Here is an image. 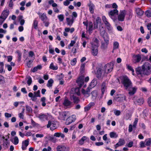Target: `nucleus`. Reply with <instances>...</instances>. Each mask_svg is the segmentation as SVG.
<instances>
[{"mask_svg":"<svg viewBox=\"0 0 151 151\" xmlns=\"http://www.w3.org/2000/svg\"><path fill=\"white\" fill-rule=\"evenodd\" d=\"M142 69L140 67L136 69V71L138 77H142L143 74L149 75L151 73V65L148 62H145L142 66Z\"/></svg>","mask_w":151,"mask_h":151,"instance_id":"nucleus-1","label":"nucleus"},{"mask_svg":"<svg viewBox=\"0 0 151 151\" xmlns=\"http://www.w3.org/2000/svg\"><path fill=\"white\" fill-rule=\"evenodd\" d=\"M100 34L104 39V42L101 43V47L102 49H106L107 48L109 43V37L108 35L106 33L105 29L103 27L101 28Z\"/></svg>","mask_w":151,"mask_h":151,"instance_id":"nucleus-2","label":"nucleus"},{"mask_svg":"<svg viewBox=\"0 0 151 151\" xmlns=\"http://www.w3.org/2000/svg\"><path fill=\"white\" fill-rule=\"evenodd\" d=\"M121 80L122 83L126 89H127L129 87L132 85V83L131 81L126 76H122L121 78Z\"/></svg>","mask_w":151,"mask_h":151,"instance_id":"nucleus-3","label":"nucleus"},{"mask_svg":"<svg viewBox=\"0 0 151 151\" xmlns=\"http://www.w3.org/2000/svg\"><path fill=\"white\" fill-rule=\"evenodd\" d=\"M119 13V11L116 9H114L110 11L108 13V14L110 17L115 22L116 20V16Z\"/></svg>","mask_w":151,"mask_h":151,"instance_id":"nucleus-4","label":"nucleus"},{"mask_svg":"<svg viewBox=\"0 0 151 151\" xmlns=\"http://www.w3.org/2000/svg\"><path fill=\"white\" fill-rule=\"evenodd\" d=\"M113 64L112 63H108L106 65L103 67L104 72L107 74L112 70L113 67Z\"/></svg>","mask_w":151,"mask_h":151,"instance_id":"nucleus-5","label":"nucleus"},{"mask_svg":"<svg viewBox=\"0 0 151 151\" xmlns=\"http://www.w3.org/2000/svg\"><path fill=\"white\" fill-rule=\"evenodd\" d=\"M94 24L95 25V27L96 28H98V26L99 27V29L100 31L101 32V28L102 27L104 29L103 27L102 26V23L101 18L99 17H97L95 19L94 21Z\"/></svg>","mask_w":151,"mask_h":151,"instance_id":"nucleus-6","label":"nucleus"},{"mask_svg":"<svg viewBox=\"0 0 151 151\" xmlns=\"http://www.w3.org/2000/svg\"><path fill=\"white\" fill-rule=\"evenodd\" d=\"M28 96L31 98L32 101H35L37 99L36 97L40 96V90H38L37 91L35 92L34 95L32 93L30 92L28 94Z\"/></svg>","mask_w":151,"mask_h":151,"instance_id":"nucleus-7","label":"nucleus"},{"mask_svg":"<svg viewBox=\"0 0 151 151\" xmlns=\"http://www.w3.org/2000/svg\"><path fill=\"white\" fill-rule=\"evenodd\" d=\"M76 119V116L75 115H72L67 119L65 124L66 125H68L74 122Z\"/></svg>","mask_w":151,"mask_h":151,"instance_id":"nucleus-8","label":"nucleus"},{"mask_svg":"<svg viewBox=\"0 0 151 151\" xmlns=\"http://www.w3.org/2000/svg\"><path fill=\"white\" fill-rule=\"evenodd\" d=\"M72 102L69 100L65 98L63 102V105L65 109L70 108L72 106Z\"/></svg>","mask_w":151,"mask_h":151,"instance_id":"nucleus-9","label":"nucleus"},{"mask_svg":"<svg viewBox=\"0 0 151 151\" xmlns=\"http://www.w3.org/2000/svg\"><path fill=\"white\" fill-rule=\"evenodd\" d=\"M126 14V11L125 10L120 11L118 16V20L119 21H124Z\"/></svg>","mask_w":151,"mask_h":151,"instance_id":"nucleus-10","label":"nucleus"},{"mask_svg":"<svg viewBox=\"0 0 151 151\" xmlns=\"http://www.w3.org/2000/svg\"><path fill=\"white\" fill-rule=\"evenodd\" d=\"M47 128L50 127L51 130H53L56 129V124L54 122L49 121L47 125Z\"/></svg>","mask_w":151,"mask_h":151,"instance_id":"nucleus-11","label":"nucleus"},{"mask_svg":"<svg viewBox=\"0 0 151 151\" xmlns=\"http://www.w3.org/2000/svg\"><path fill=\"white\" fill-rule=\"evenodd\" d=\"M57 151H69V148L68 147L63 145H59L56 148Z\"/></svg>","mask_w":151,"mask_h":151,"instance_id":"nucleus-12","label":"nucleus"},{"mask_svg":"<svg viewBox=\"0 0 151 151\" xmlns=\"http://www.w3.org/2000/svg\"><path fill=\"white\" fill-rule=\"evenodd\" d=\"M84 76L82 75L80 76L76 80V83L80 87H81L84 83Z\"/></svg>","mask_w":151,"mask_h":151,"instance_id":"nucleus-13","label":"nucleus"},{"mask_svg":"<svg viewBox=\"0 0 151 151\" xmlns=\"http://www.w3.org/2000/svg\"><path fill=\"white\" fill-rule=\"evenodd\" d=\"M88 31L89 35H91L92 32L95 29V25L93 26V24L91 22H89L88 23Z\"/></svg>","mask_w":151,"mask_h":151,"instance_id":"nucleus-14","label":"nucleus"},{"mask_svg":"<svg viewBox=\"0 0 151 151\" xmlns=\"http://www.w3.org/2000/svg\"><path fill=\"white\" fill-rule=\"evenodd\" d=\"M98 47L97 45L91 46V53L94 56H96L98 54Z\"/></svg>","mask_w":151,"mask_h":151,"instance_id":"nucleus-15","label":"nucleus"},{"mask_svg":"<svg viewBox=\"0 0 151 151\" xmlns=\"http://www.w3.org/2000/svg\"><path fill=\"white\" fill-rule=\"evenodd\" d=\"M105 73L104 72L103 69L102 70L100 68H99L97 70L96 73V76L98 78H100L102 76H104L105 75Z\"/></svg>","mask_w":151,"mask_h":151,"instance_id":"nucleus-16","label":"nucleus"},{"mask_svg":"<svg viewBox=\"0 0 151 151\" xmlns=\"http://www.w3.org/2000/svg\"><path fill=\"white\" fill-rule=\"evenodd\" d=\"M37 14L39 15L40 18L42 21V22L47 20L48 18L47 17L45 13H42L39 12Z\"/></svg>","mask_w":151,"mask_h":151,"instance_id":"nucleus-17","label":"nucleus"},{"mask_svg":"<svg viewBox=\"0 0 151 151\" xmlns=\"http://www.w3.org/2000/svg\"><path fill=\"white\" fill-rule=\"evenodd\" d=\"M37 117L42 121L47 120L48 119V116L47 114L42 113L39 114Z\"/></svg>","mask_w":151,"mask_h":151,"instance_id":"nucleus-18","label":"nucleus"},{"mask_svg":"<svg viewBox=\"0 0 151 151\" xmlns=\"http://www.w3.org/2000/svg\"><path fill=\"white\" fill-rule=\"evenodd\" d=\"M91 88L90 87H88L86 90L85 91L83 89L82 90V93L86 97H88L89 96L90 94V90Z\"/></svg>","mask_w":151,"mask_h":151,"instance_id":"nucleus-19","label":"nucleus"},{"mask_svg":"<svg viewBox=\"0 0 151 151\" xmlns=\"http://www.w3.org/2000/svg\"><path fill=\"white\" fill-rule=\"evenodd\" d=\"M141 59V57L140 55H135L133 56V62L134 63L139 62Z\"/></svg>","mask_w":151,"mask_h":151,"instance_id":"nucleus-20","label":"nucleus"},{"mask_svg":"<svg viewBox=\"0 0 151 151\" xmlns=\"http://www.w3.org/2000/svg\"><path fill=\"white\" fill-rule=\"evenodd\" d=\"M137 89L136 87L129 88L128 89L129 94L131 96L133 95L136 93Z\"/></svg>","mask_w":151,"mask_h":151,"instance_id":"nucleus-21","label":"nucleus"},{"mask_svg":"<svg viewBox=\"0 0 151 151\" xmlns=\"http://www.w3.org/2000/svg\"><path fill=\"white\" fill-rule=\"evenodd\" d=\"M9 11L8 9L4 10L2 12L1 16L4 18L6 19L9 14Z\"/></svg>","mask_w":151,"mask_h":151,"instance_id":"nucleus-22","label":"nucleus"},{"mask_svg":"<svg viewBox=\"0 0 151 151\" xmlns=\"http://www.w3.org/2000/svg\"><path fill=\"white\" fill-rule=\"evenodd\" d=\"M29 141L27 140L22 142V148L23 150H24L26 149L27 147L29 145Z\"/></svg>","mask_w":151,"mask_h":151,"instance_id":"nucleus-23","label":"nucleus"},{"mask_svg":"<svg viewBox=\"0 0 151 151\" xmlns=\"http://www.w3.org/2000/svg\"><path fill=\"white\" fill-rule=\"evenodd\" d=\"M49 68L53 70H56L58 69V67L56 64L52 62L50 65Z\"/></svg>","mask_w":151,"mask_h":151,"instance_id":"nucleus-24","label":"nucleus"},{"mask_svg":"<svg viewBox=\"0 0 151 151\" xmlns=\"http://www.w3.org/2000/svg\"><path fill=\"white\" fill-rule=\"evenodd\" d=\"M95 105V103L93 102L90 103L88 104L84 107V110L86 111H88L91 107Z\"/></svg>","mask_w":151,"mask_h":151,"instance_id":"nucleus-25","label":"nucleus"},{"mask_svg":"<svg viewBox=\"0 0 151 151\" xmlns=\"http://www.w3.org/2000/svg\"><path fill=\"white\" fill-rule=\"evenodd\" d=\"M89 140V138L85 136H83L81 139L79 141V144L81 145H83L84 143V142L85 140Z\"/></svg>","mask_w":151,"mask_h":151,"instance_id":"nucleus-26","label":"nucleus"},{"mask_svg":"<svg viewBox=\"0 0 151 151\" xmlns=\"http://www.w3.org/2000/svg\"><path fill=\"white\" fill-rule=\"evenodd\" d=\"M125 143L124 140L122 139H120L118 142L115 145L116 147H117L119 146H122Z\"/></svg>","mask_w":151,"mask_h":151,"instance_id":"nucleus-27","label":"nucleus"},{"mask_svg":"<svg viewBox=\"0 0 151 151\" xmlns=\"http://www.w3.org/2000/svg\"><path fill=\"white\" fill-rule=\"evenodd\" d=\"M11 141L14 145H17L19 143V139L16 136L14 137L11 139Z\"/></svg>","mask_w":151,"mask_h":151,"instance_id":"nucleus-28","label":"nucleus"},{"mask_svg":"<svg viewBox=\"0 0 151 151\" xmlns=\"http://www.w3.org/2000/svg\"><path fill=\"white\" fill-rule=\"evenodd\" d=\"M97 79H94L91 83L90 86L89 87L91 88L94 87L97 84Z\"/></svg>","mask_w":151,"mask_h":151,"instance_id":"nucleus-29","label":"nucleus"},{"mask_svg":"<svg viewBox=\"0 0 151 151\" xmlns=\"http://www.w3.org/2000/svg\"><path fill=\"white\" fill-rule=\"evenodd\" d=\"M132 116V113H127L125 114L124 116V119L126 120H131V118Z\"/></svg>","mask_w":151,"mask_h":151,"instance_id":"nucleus-30","label":"nucleus"},{"mask_svg":"<svg viewBox=\"0 0 151 151\" xmlns=\"http://www.w3.org/2000/svg\"><path fill=\"white\" fill-rule=\"evenodd\" d=\"M134 102L136 104L141 105L144 103V101L142 98H140L136 100H134Z\"/></svg>","mask_w":151,"mask_h":151,"instance_id":"nucleus-31","label":"nucleus"},{"mask_svg":"<svg viewBox=\"0 0 151 151\" xmlns=\"http://www.w3.org/2000/svg\"><path fill=\"white\" fill-rule=\"evenodd\" d=\"M113 45V49L112 51V52H114L115 50L118 48L119 47V44L117 42L115 41L114 42Z\"/></svg>","mask_w":151,"mask_h":151,"instance_id":"nucleus-32","label":"nucleus"},{"mask_svg":"<svg viewBox=\"0 0 151 151\" xmlns=\"http://www.w3.org/2000/svg\"><path fill=\"white\" fill-rule=\"evenodd\" d=\"M135 10L136 14L138 15L142 16L144 12L140 8H136Z\"/></svg>","mask_w":151,"mask_h":151,"instance_id":"nucleus-33","label":"nucleus"},{"mask_svg":"<svg viewBox=\"0 0 151 151\" xmlns=\"http://www.w3.org/2000/svg\"><path fill=\"white\" fill-rule=\"evenodd\" d=\"M42 68V66L41 65H38L37 66L35 67L32 69V72L34 73L37 71L38 70H40Z\"/></svg>","mask_w":151,"mask_h":151,"instance_id":"nucleus-34","label":"nucleus"},{"mask_svg":"<svg viewBox=\"0 0 151 151\" xmlns=\"http://www.w3.org/2000/svg\"><path fill=\"white\" fill-rule=\"evenodd\" d=\"M93 41L91 43V46L97 45L99 46V40L96 38H94Z\"/></svg>","mask_w":151,"mask_h":151,"instance_id":"nucleus-35","label":"nucleus"},{"mask_svg":"<svg viewBox=\"0 0 151 151\" xmlns=\"http://www.w3.org/2000/svg\"><path fill=\"white\" fill-rule=\"evenodd\" d=\"M54 136L55 137H61L62 138H63L65 137V135L64 134L62 133H59V132H56L54 134Z\"/></svg>","mask_w":151,"mask_h":151,"instance_id":"nucleus-36","label":"nucleus"},{"mask_svg":"<svg viewBox=\"0 0 151 151\" xmlns=\"http://www.w3.org/2000/svg\"><path fill=\"white\" fill-rule=\"evenodd\" d=\"M18 19L20 22V24L21 25H24V20L23 19V16L22 15L19 16L18 17Z\"/></svg>","mask_w":151,"mask_h":151,"instance_id":"nucleus-37","label":"nucleus"},{"mask_svg":"<svg viewBox=\"0 0 151 151\" xmlns=\"http://www.w3.org/2000/svg\"><path fill=\"white\" fill-rule=\"evenodd\" d=\"M106 29H108V31L109 32H112L113 28L110 23L105 25Z\"/></svg>","mask_w":151,"mask_h":151,"instance_id":"nucleus-38","label":"nucleus"},{"mask_svg":"<svg viewBox=\"0 0 151 151\" xmlns=\"http://www.w3.org/2000/svg\"><path fill=\"white\" fill-rule=\"evenodd\" d=\"M48 3L50 5H52V7H56L58 6L57 4L54 2L53 0H49Z\"/></svg>","mask_w":151,"mask_h":151,"instance_id":"nucleus-39","label":"nucleus"},{"mask_svg":"<svg viewBox=\"0 0 151 151\" xmlns=\"http://www.w3.org/2000/svg\"><path fill=\"white\" fill-rule=\"evenodd\" d=\"M146 146H151V138H148L145 140Z\"/></svg>","mask_w":151,"mask_h":151,"instance_id":"nucleus-40","label":"nucleus"},{"mask_svg":"<svg viewBox=\"0 0 151 151\" xmlns=\"http://www.w3.org/2000/svg\"><path fill=\"white\" fill-rule=\"evenodd\" d=\"M53 82L54 81L53 79H50L48 81L47 85V86L49 88L51 87L52 86Z\"/></svg>","mask_w":151,"mask_h":151,"instance_id":"nucleus-41","label":"nucleus"},{"mask_svg":"<svg viewBox=\"0 0 151 151\" xmlns=\"http://www.w3.org/2000/svg\"><path fill=\"white\" fill-rule=\"evenodd\" d=\"M15 52L18 54L17 60L18 62H19L21 60L22 54L19 50H17Z\"/></svg>","mask_w":151,"mask_h":151,"instance_id":"nucleus-42","label":"nucleus"},{"mask_svg":"<svg viewBox=\"0 0 151 151\" xmlns=\"http://www.w3.org/2000/svg\"><path fill=\"white\" fill-rule=\"evenodd\" d=\"M86 65L85 63H82L80 67V73L82 74L84 72L85 70V67Z\"/></svg>","mask_w":151,"mask_h":151,"instance_id":"nucleus-43","label":"nucleus"},{"mask_svg":"<svg viewBox=\"0 0 151 151\" xmlns=\"http://www.w3.org/2000/svg\"><path fill=\"white\" fill-rule=\"evenodd\" d=\"M106 84L104 82L102 83L101 87V90L102 94H103L105 92L106 88Z\"/></svg>","mask_w":151,"mask_h":151,"instance_id":"nucleus-44","label":"nucleus"},{"mask_svg":"<svg viewBox=\"0 0 151 151\" xmlns=\"http://www.w3.org/2000/svg\"><path fill=\"white\" fill-rule=\"evenodd\" d=\"M38 24V22L35 19L34 20L33 23L32 24V26L35 29H37Z\"/></svg>","mask_w":151,"mask_h":151,"instance_id":"nucleus-45","label":"nucleus"},{"mask_svg":"<svg viewBox=\"0 0 151 151\" xmlns=\"http://www.w3.org/2000/svg\"><path fill=\"white\" fill-rule=\"evenodd\" d=\"M70 98L71 100H73L74 103H78L79 101L78 98L76 97L74 95L73 96H71Z\"/></svg>","mask_w":151,"mask_h":151,"instance_id":"nucleus-46","label":"nucleus"},{"mask_svg":"<svg viewBox=\"0 0 151 151\" xmlns=\"http://www.w3.org/2000/svg\"><path fill=\"white\" fill-rule=\"evenodd\" d=\"M111 138H116L117 137L118 135L115 132H111L109 134Z\"/></svg>","mask_w":151,"mask_h":151,"instance_id":"nucleus-47","label":"nucleus"},{"mask_svg":"<svg viewBox=\"0 0 151 151\" xmlns=\"http://www.w3.org/2000/svg\"><path fill=\"white\" fill-rule=\"evenodd\" d=\"M102 19L105 25L109 23L105 16H103L102 17Z\"/></svg>","mask_w":151,"mask_h":151,"instance_id":"nucleus-48","label":"nucleus"},{"mask_svg":"<svg viewBox=\"0 0 151 151\" xmlns=\"http://www.w3.org/2000/svg\"><path fill=\"white\" fill-rule=\"evenodd\" d=\"M102 19L105 25L109 23L105 16H103L102 17Z\"/></svg>","mask_w":151,"mask_h":151,"instance_id":"nucleus-49","label":"nucleus"},{"mask_svg":"<svg viewBox=\"0 0 151 151\" xmlns=\"http://www.w3.org/2000/svg\"><path fill=\"white\" fill-rule=\"evenodd\" d=\"M89 11L90 12L93 14L94 12V6L92 4H90L89 6Z\"/></svg>","mask_w":151,"mask_h":151,"instance_id":"nucleus-50","label":"nucleus"},{"mask_svg":"<svg viewBox=\"0 0 151 151\" xmlns=\"http://www.w3.org/2000/svg\"><path fill=\"white\" fill-rule=\"evenodd\" d=\"M66 20L69 26H71L73 23V21L71 19H70L69 18H67Z\"/></svg>","mask_w":151,"mask_h":151,"instance_id":"nucleus-51","label":"nucleus"},{"mask_svg":"<svg viewBox=\"0 0 151 151\" xmlns=\"http://www.w3.org/2000/svg\"><path fill=\"white\" fill-rule=\"evenodd\" d=\"M57 17L60 22H62L63 21L64 19V16L63 14H60L58 15Z\"/></svg>","mask_w":151,"mask_h":151,"instance_id":"nucleus-52","label":"nucleus"},{"mask_svg":"<svg viewBox=\"0 0 151 151\" xmlns=\"http://www.w3.org/2000/svg\"><path fill=\"white\" fill-rule=\"evenodd\" d=\"M127 66L128 69L132 71V75H134V70L132 66L127 64Z\"/></svg>","mask_w":151,"mask_h":151,"instance_id":"nucleus-53","label":"nucleus"},{"mask_svg":"<svg viewBox=\"0 0 151 151\" xmlns=\"http://www.w3.org/2000/svg\"><path fill=\"white\" fill-rule=\"evenodd\" d=\"M76 42V41L71 40L70 43L68 46V49H70L71 48V47H73L74 44H75Z\"/></svg>","mask_w":151,"mask_h":151,"instance_id":"nucleus-54","label":"nucleus"},{"mask_svg":"<svg viewBox=\"0 0 151 151\" xmlns=\"http://www.w3.org/2000/svg\"><path fill=\"white\" fill-rule=\"evenodd\" d=\"M114 113L116 116H118L120 114L121 111L115 109L114 110Z\"/></svg>","mask_w":151,"mask_h":151,"instance_id":"nucleus-55","label":"nucleus"},{"mask_svg":"<svg viewBox=\"0 0 151 151\" xmlns=\"http://www.w3.org/2000/svg\"><path fill=\"white\" fill-rule=\"evenodd\" d=\"M75 91V94H76L77 95H79L80 94V91L79 89L78 88H76L75 89L72 88V90Z\"/></svg>","mask_w":151,"mask_h":151,"instance_id":"nucleus-56","label":"nucleus"},{"mask_svg":"<svg viewBox=\"0 0 151 151\" xmlns=\"http://www.w3.org/2000/svg\"><path fill=\"white\" fill-rule=\"evenodd\" d=\"M145 14L148 17H151V9H150L145 12Z\"/></svg>","mask_w":151,"mask_h":151,"instance_id":"nucleus-57","label":"nucleus"},{"mask_svg":"<svg viewBox=\"0 0 151 151\" xmlns=\"http://www.w3.org/2000/svg\"><path fill=\"white\" fill-rule=\"evenodd\" d=\"M64 77V75L62 73H61L60 74L58 75L57 76V78L59 80L63 79V78Z\"/></svg>","mask_w":151,"mask_h":151,"instance_id":"nucleus-58","label":"nucleus"},{"mask_svg":"<svg viewBox=\"0 0 151 151\" xmlns=\"http://www.w3.org/2000/svg\"><path fill=\"white\" fill-rule=\"evenodd\" d=\"M27 83L28 86H29L31 85L32 82V78L30 76H29L27 77Z\"/></svg>","mask_w":151,"mask_h":151,"instance_id":"nucleus-59","label":"nucleus"},{"mask_svg":"<svg viewBox=\"0 0 151 151\" xmlns=\"http://www.w3.org/2000/svg\"><path fill=\"white\" fill-rule=\"evenodd\" d=\"M5 80L4 77L1 75H0V84H2L4 83Z\"/></svg>","mask_w":151,"mask_h":151,"instance_id":"nucleus-60","label":"nucleus"},{"mask_svg":"<svg viewBox=\"0 0 151 151\" xmlns=\"http://www.w3.org/2000/svg\"><path fill=\"white\" fill-rule=\"evenodd\" d=\"M140 147L141 148H144L146 146L145 141H141L139 143Z\"/></svg>","mask_w":151,"mask_h":151,"instance_id":"nucleus-61","label":"nucleus"},{"mask_svg":"<svg viewBox=\"0 0 151 151\" xmlns=\"http://www.w3.org/2000/svg\"><path fill=\"white\" fill-rule=\"evenodd\" d=\"M77 62V59L74 58L70 62V64L72 65H75Z\"/></svg>","mask_w":151,"mask_h":151,"instance_id":"nucleus-62","label":"nucleus"},{"mask_svg":"<svg viewBox=\"0 0 151 151\" xmlns=\"http://www.w3.org/2000/svg\"><path fill=\"white\" fill-rule=\"evenodd\" d=\"M26 110L28 112H32V109L29 106L27 105L26 106Z\"/></svg>","mask_w":151,"mask_h":151,"instance_id":"nucleus-63","label":"nucleus"},{"mask_svg":"<svg viewBox=\"0 0 151 151\" xmlns=\"http://www.w3.org/2000/svg\"><path fill=\"white\" fill-rule=\"evenodd\" d=\"M49 52L52 55L54 54L55 52L53 48L50 47L49 49Z\"/></svg>","mask_w":151,"mask_h":151,"instance_id":"nucleus-64","label":"nucleus"}]
</instances>
